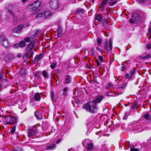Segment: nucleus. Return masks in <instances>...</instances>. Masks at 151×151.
Segmentation results:
<instances>
[{
  "instance_id": "1",
  "label": "nucleus",
  "mask_w": 151,
  "mask_h": 151,
  "mask_svg": "<svg viewBox=\"0 0 151 151\" xmlns=\"http://www.w3.org/2000/svg\"><path fill=\"white\" fill-rule=\"evenodd\" d=\"M103 98V97L102 96H97L93 101L85 104L83 106V108L87 111L93 113L97 109L96 103H100Z\"/></svg>"
},
{
  "instance_id": "2",
  "label": "nucleus",
  "mask_w": 151,
  "mask_h": 151,
  "mask_svg": "<svg viewBox=\"0 0 151 151\" xmlns=\"http://www.w3.org/2000/svg\"><path fill=\"white\" fill-rule=\"evenodd\" d=\"M42 4L40 2L38 1H34L29 6L31 15L35 14L38 12L42 9Z\"/></svg>"
},
{
  "instance_id": "3",
  "label": "nucleus",
  "mask_w": 151,
  "mask_h": 151,
  "mask_svg": "<svg viewBox=\"0 0 151 151\" xmlns=\"http://www.w3.org/2000/svg\"><path fill=\"white\" fill-rule=\"evenodd\" d=\"M4 120L7 124H14L17 121L16 117L12 115H6L5 116Z\"/></svg>"
},
{
  "instance_id": "4",
  "label": "nucleus",
  "mask_w": 151,
  "mask_h": 151,
  "mask_svg": "<svg viewBox=\"0 0 151 151\" xmlns=\"http://www.w3.org/2000/svg\"><path fill=\"white\" fill-rule=\"evenodd\" d=\"M50 5L52 8L54 9H57L59 11L62 10L63 7L60 5L58 0H51Z\"/></svg>"
},
{
  "instance_id": "5",
  "label": "nucleus",
  "mask_w": 151,
  "mask_h": 151,
  "mask_svg": "<svg viewBox=\"0 0 151 151\" xmlns=\"http://www.w3.org/2000/svg\"><path fill=\"white\" fill-rule=\"evenodd\" d=\"M0 42L1 45L5 47H8L10 46L8 40L4 35H1L0 37Z\"/></svg>"
},
{
  "instance_id": "6",
  "label": "nucleus",
  "mask_w": 151,
  "mask_h": 151,
  "mask_svg": "<svg viewBox=\"0 0 151 151\" xmlns=\"http://www.w3.org/2000/svg\"><path fill=\"white\" fill-rule=\"evenodd\" d=\"M105 45L104 47V49L105 50L108 52L112 49V42L111 40H109V43L108 41L106 40L105 42Z\"/></svg>"
},
{
  "instance_id": "7",
  "label": "nucleus",
  "mask_w": 151,
  "mask_h": 151,
  "mask_svg": "<svg viewBox=\"0 0 151 151\" xmlns=\"http://www.w3.org/2000/svg\"><path fill=\"white\" fill-rule=\"evenodd\" d=\"M23 27V25L22 24L19 25L14 29L12 31L14 33L19 34L21 33L22 31Z\"/></svg>"
},
{
  "instance_id": "8",
  "label": "nucleus",
  "mask_w": 151,
  "mask_h": 151,
  "mask_svg": "<svg viewBox=\"0 0 151 151\" xmlns=\"http://www.w3.org/2000/svg\"><path fill=\"white\" fill-rule=\"evenodd\" d=\"M132 17L134 18L135 23H137L141 21V18L140 15L137 13H134L132 14Z\"/></svg>"
},
{
  "instance_id": "9",
  "label": "nucleus",
  "mask_w": 151,
  "mask_h": 151,
  "mask_svg": "<svg viewBox=\"0 0 151 151\" xmlns=\"http://www.w3.org/2000/svg\"><path fill=\"white\" fill-rule=\"evenodd\" d=\"M135 70V69H133L130 70L128 73H126L125 74L126 79H129L132 77L134 75Z\"/></svg>"
},
{
  "instance_id": "10",
  "label": "nucleus",
  "mask_w": 151,
  "mask_h": 151,
  "mask_svg": "<svg viewBox=\"0 0 151 151\" xmlns=\"http://www.w3.org/2000/svg\"><path fill=\"white\" fill-rule=\"evenodd\" d=\"M36 132V128L34 127V128H30L28 132V136L29 137L33 136L34 134Z\"/></svg>"
},
{
  "instance_id": "11",
  "label": "nucleus",
  "mask_w": 151,
  "mask_h": 151,
  "mask_svg": "<svg viewBox=\"0 0 151 151\" xmlns=\"http://www.w3.org/2000/svg\"><path fill=\"white\" fill-rule=\"evenodd\" d=\"M141 126V125L139 124H138L136 127L133 128V131L134 132V133L140 132L142 131V128Z\"/></svg>"
},
{
  "instance_id": "12",
  "label": "nucleus",
  "mask_w": 151,
  "mask_h": 151,
  "mask_svg": "<svg viewBox=\"0 0 151 151\" xmlns=\"http://www.w3.org/2000/svg\"><path fill=\"white\" fill-rule=\"evenodd\" d=\"M35 42L34 41H32L27 46L26 49L28 52L31 51L35 45Z\"/></svg>"
},
{
  "instance_id": "13",
  "label": "nucleus",
  "mask_w": 151,
  "mask_h": 151,
  "mask_svg": "<svg viewBox=\"0 0 151 151\" xmlns=\"http://www.w3.org/2000/svg\"><path fill=\"white\" fill-rule=\"evenodd\" d=\"M41 94L40 93H36L35 94L34 97H33L32 100L37 101H39L41 99Z\"/></svg>"
},
{
  "instance_id": "14",
  "label": "nucleus",
  "mask_w": 151,
  "mask_h": 151,
  "mask_svg": "<svg viewBox=\"0 0 151 151\" xmlns=\"http://www.w3.org/2000/svg\"><path fill=\"white\" fill-rule=\"evenodd\" d=\"M14 58V55L12 54H7L5 58V60L6 62H9Z\"/></svg>"
},
{
  "instance_id": "15",
  "label": "nucleus",
  "mask_w": 151,
  "mask_h": 151,
  "mask_svg": "<svg viewBox=\"0 0 151 151\" xmlns=\"http://www.w3.org/2000/svg\"><path fill=\"white\" fill-rule=\"evenodd\" d=\"M72 78L70 76L68 75L65 76L64 83L65 84L69 83L71 82Z\"/></svg>"
},
{
  "instance_id": "16",
  "label": "nucleus",
  "mask_w": 151,
  "mask_h": 151,
  "mask_svg": "<svg viewBox=\"0 0 151 151\" xmlns=\"http://www.w3.org/2000/svg\"><path fill=\"white\" fill-rule=\"evenodd\" d=\"M95 18L98 20L99 22H101L102 21L103 19L101 15L99 14H96L95 16Z\"/></svg>"
},
{
  "instance_id": "17",
  "label": "nucleus",
  "mask_w": 151,
  "mask_h": 151,
  "mask_svg": "<svg viewBox=\"0 0 151 151\" xmlns=\"http://www.w3.org/2000/svg\"><path fill=\"white\" fill-rule=\"evenodd\" d=\"M93 148V144L92 143H88L86 146V149L88 151H91Z\"/></svg>"
},
{
  "instance_id": "18",
  "label": "nucleus",
  "mask_w": 151,
  "mask_h": 151,
  "mask_svg": "<svg viewBox=\"0 0 151 151\" xmlns=\"http://www.w3.org/2000/svg\"><path fill=\"white\" fill-rule=\"evenodd\" d=\"M68 89L67 88H65L61 91L60 95L65 97L67 96V91Z\"/></svg>"
},
{
  "instance_id": "19",
  "label": "nucleus",
  "mask_w": 151,
  "mask_h": 151,
  "mask_svg": "<svg viewBox=\"0 0 151 151\" xmlns=\"http://www.w3.org/2000/svg\"><path fill=\"white\" fill-rule=\"evenodd\" d=\"M35 116L38 119H41L43 118L42 114L38 112H36L35 113Z\"/></svg>"
},
{
  "instance_id": "20",
  "label": "nucleus",
  "mask_w": 151,
  "mask_h": 151,
  "mask_svg": "<svg viewBox=\"0 0 151 151\" xmlns=\"http://www.w3.org/2000/svg\"><path fill=\"white\" fill-rule=\"evenodd\" d=\"M56 144L55 143H53L52 144L47 146V150H53L55 149L56 147Z\"/></svg>"
},
{
  "instance_id": "21",
  "label": "nucleus",
  "mask_w": 151,
  "mask_h": 151,
  "mask_svg": "<svg viewBox=\"0 0 151 151\" xmlns=\"http://www.w3.org/2000/svg\"><path fill=\"white\" fill-rule=\"evenodd\" d=\"M42 74L43 77L47 79L49 76V74L47 70H44L42 73Z\"/></svg>"
},
{
  "instance_id": "22",
  "label": "nucleus",
  "mask_w": 151,
  "mask_h": 151,
  "mask_svg": "<svg viewBox=\"0 0 151 151\" xmlns=\"http://www.w3.org/2000/svg\"><path fill=\"white\" fill-rule=\"evenodd\" d=\"M44 13L45 19L47 18L51 15V13L49 11H45Z\"/></svg>"
},
{
  "instance_id": "23",
  "label": "nucleus",
  "mask_w": 151,
  "mask_h": 151,
  "mask_svg": "<svg viewBox=\"0 0 151 151\" xmlns=\"http://www.w3.org/2000/svg\"><path fill=\"white\" fill-rule=\"evenodd\" d=\"M151 57V55L150 54H148L145 56H140L139 57V59H147L150 58Z\"/></svg>"
},
{
  "instance_id": "24",
  "label": "nucleus",
  "mask_w": 151,
  "mask_h": 151,
  "mask_svg": "<svg viewBox=\"0 0 151 151\" xmlns=\"http://www.w3.org/2000/svg\"><path fill=\"white\" fill-rule=\"evenodd\" d=\"M144 117L147 121H148V122H149L150 121V116L148 113H147L145 114Z\"/></svg>"
},
{
  "instance_id": "25",
  "label": "nucleus",
  "mask_w": 151,
  "mask_h": 151,
  "mask_svg": "<svg viewBox=\"0 0 151 151\" xmlns=\"http://www.w3.org/2000/svg\"><path fill=\"white\" fill-rule=\"evenodd\" d=\"M36 17L37 19H39L40 18H42L44 19L45 17L44 13H39L36 16Z\"/></svg>"
},
{
  "instance_id": "26",
  "label": "nucleus",
  "mask_w": 151,
  "mask_h": 151,
  "mask_svg": "<svg viewBox=\"0 0 151 151\" xmlns=\"http://www.w3.org/2000/svg\"><path fill=\"white\" fill-rule=\"evenodd\" d=\"M40 33V30H35V34L34 35V38L38 37Z\"/></svg>"
},
{
  "instance_id": "27",
  "label": "nucleus",
  "mask_w": 151,
  "mask_h": 151,
  "mask_svg": "<svg viewBox=\"0 0 151 151\" xmlns=\"http://www.w3.org/2000/svg\"><path fill=\"white\" fill-rule=\"evenodd\" d=\"M137 102L136 101H134V102L132 104L131 108L133 109H135L137 106Z\"/></svg>"
},
{
  "instance_id": "28",
  "label": "nucleus",
  "mask_w": 151,
  "mask_h": 151,
  "mask_svg": "<svg viewBox=\"0 0 151 151\" xmlns=\"http://www.w3.org/2000/svg\"><path fill=\"white\" fill-rule=\"evenodd\" d=\"M20 45V47H24L26 46V43L24 41H22L19 43Z\"/></svg>"
},
{
  "instance_id": "29",
  "label": "nucleus",
  "mask_w": 151,
  "mask_h": 151,
  "mask_svg": "<svg viewBox=\"0 0 151 151\" xmlns=\"http://www.w3.org/2000/svg\"><path fill=\"white\" fill-rule=\"evenodd\" d=\"M42 57V54H40L37 56L35 58V61H38Z\"/></svg>"
},
{
  "instance_id": "30",
  "label": "nucleus",
  "mask_w": 151,
  "mask_h": 151,
  "mask_svg": "<svg viewBox=\"0 0 151 151\" xmlns=\"http://www.w3.org/2000/svg\"><path fill=\"white\" fill-rule=\"evenodd\" d=\"M84 11V10L83 9H78L76 10V13L80 14L83 13Z\"/></svg>"
},
{
  "instance_id": "31",
  "label": "nucleus",
  "mask_w": 151,
  "mask_h": 151,
  "mask_svg": "<svg viewBox=\"0 0 151 151\" xmlns=\"http://www.w3.org/2000/svg\"><path fill=\"white\" fill-rule=\"evenodd\" d=\"M102 40L101 39L98 38H97V44L99 46L101 45V44Z\"/></svg>"
},
{
  "instance_id": "32",
  "label": "nucleus",
  "mask_w": 151,
  "mask_h": 151,
  "mask_svg": "<svg viewBox=\"0 0 151 151\" xmlns=\"http://www.w3.org/2000/svg\"><path fill=\"white\" fill-rule=\"evenodd\" d=\"M101 22L103 23L105 25L108 24L109 23V21L106 19H103L102 20V21H101Z\"/></svg>"
},
{
  "instance_id": "33",
  "label": "nucleus",
  "mask_w": 151,
  "mask_h": 151,
  "mask_svg": "<svg viewBox=\"0 0 151 151\" xmlns=\"http://www.w3.org/2000/svg\"><path fill=\"white\" fill-rule=\"evenodd\" d=\"M108 0H104L101 3V5L105 6L107 4Z\"/></svg>"
},
{
  "instance_id": "34",
  "label": "nucleus",
  "mask_w": 151,
  "mask_h": 151,
  "mask_svg": "<svg viewBox=\"0 0 151 151\" xmlns=\"http://www.w3.org/2000/svg\"><path fill=\"white\" fill-rule=\"evenodd\" d=\"M51 97L52 101H54L55 100V98L54 93L52 92H51Z\"/></svg>"
},
{
  "instance_id": "35",
  "label": "nucleus",
  "mask_w": 151,
  "mask_h": 151,
  "mask_svg": "<svg viewBox=\"0 0 151 151\" xmlns=\"http://www.w3.org/2000/svg\"><path fill=\"white\" fill-rule=\"evenodd\" d=\"M24 40L25 42H29L31 40V38L29 37H27L25 38Z\"/></svg>"
},
{
  "instance_id": "36",
  "label": "nucleus",
  "mask_w": 151,
  "mask_h": 151,
  "mask_svg": "<svg viewBox=\"0 0 151 151\" xmlns=\"http://www.w3.org/2000/svg\"><path fill=\"white\" fill-rule=\"evenodd\" d=\"M55 65H56V64L55 63H52V64L50 65V67L51 68H52V69H54L55 68Z\"/></svg>"
},
{
  "instance_id": "37",
  "label": "nucleus",
  "mask_w": 151,
  "mask_h": 151,
  "mask_svg": "<svg viewBox=\"0 0 151 151\" xmlns=\"http://www.w3.org/2000/svg\"><path fill=\"white\" fill-rule=\"evenodd\" d=\"M105 6H100L99 7V8L102 11H103L104 10Z\"/></svg>"
},
{
  "instance_id": "38",
  "label": "nucleus",
  "mask_w": 151,
  "mask_h": 151,
  "mask_svg": "<svg viewBox=\"0 0 151 151\" xmlns=\"http://www.w3.org/2000/svg\"><path fill=\"white\" fill-rule=\"evenodd\" d=\"M18 47H20V45L19 43H17L15 44L14 46V48H17Z\"/></svg>"
},
{
  "instance_id": "39",
  "label": "nucleus",
  "mask_w": 151,
  "mask_h": 151,
  "mask_svg": "<svg viewBox=\"0 0 151 151\" xmlns=\"http://www.w3.org/2000/svg\"><path fill=\"white\" fill-rule=\"evenodd\" d=\"M129 21L130 23H132L134 22H135V19L134 18H132V19H130L129 20Z\"/></svg>"
},
{
  "instance_id": "40",
  "label": "nucleus",
  "mask_w": 151,
  "mask_h": 151,
  "mask_svg": "<svg viewBox=\"0 0 151 151\" xmlns=\"http://www.w3.org/2000/svg\"><path fill=\"white\" fill-rule=\"evenodd\" d=\"M15 131V127L14 126L12 129L11 130V132L12 134L14 133Z\"/></svg>"
},
{
  "instance_id": "41",
  "label": "nucleus",
  "mask_w": 151,
  "mask_h": 151,
  "mask_svg": "<svg viewBox=\"0 0 151 151\" xmlns=\"http://www.w3.org/2000/svg\"><path fill=\"white\" fill-rule=\"evenodd\" d=\"M62 33V31L61 29H58V34L59 35H61Z\"/></svg>"
},
{
  "instance_id": "42",
  "label": "nucleus",
  "mask_w": 151,
  "mask_h": 151,
  "mask_svg": "<svg viewBox=\"0 0 151 151\" xmlns=\"http://www.w3.org/2000/svg\"><path fill=\"white\" fill-rule=\"evenodd\" d=\"M130 151H139V150L137 148H131Z\"/></svg>"
},
{
  "instance_id": "43",
  "label": "nucleus",
  "mask_w": 151,
  "mask_h": 151,
  "mask_svg": "<svg viewBox=\"0 0 151 151\" xmlns=\"http://www.w3.org/2000/svg\"><path fill=\"white\" fill-rule=\"evenodd\" d=\"M14 151H22V150L18 147H16L14 149Z\"/></svg>"
},
{
  "instance_id": "44",
  "label": "nucleus",
  "mask_w": 151,
  "mask_h": 151,
  "mask_svg": "<svg viewBox=\"0 0 151 151\" xmlns=\"http://www.w3.org/2000/svg\"><path fill=\"white\" fill-rule=\"evenodd\" d=\"M149 0H140V1L143 3H145L148 2Z\"/></svg>"
},
{
  "instance_id": "45",
  "label": "nucleus",
  "mask_w": 151,
  "mask_h": 151,
  "mask_svg": "<svg viewBox=\"0 0 151 151\" xmlns=\"http://www.w3.org/2000/svg\"><path fill=\"white\" fill-rule=\"evenodd\" d=\"M3 77V75H2V71L1 70L0 71V80L2 79Z\"/></svg>"
},
{
  "instance_id": "46",
  "label": "nucleus",
  "mask_w": 151,
  "mask_h": 151,
  "mask_svg": "<svg viewBox=\"0 0 151 151\" xmlns=\"http://www.w3.org/2000/svg\"><path fill=\"white\" fill-rule=\"evenodd\" d=\"M111 93L110 92H108L107 93H106V95L107 96H114L111 95L110 94Z\"/></svg>"
},
{
  "instance_id": "47",
  "label": "nucleus",
  "mask_w": 151,
  "mask_h": 151,
  "mask_svg": "<svg viewBox=\"0 0 151 151\" xmlns=\"http://www.w3.org/2000/svg\"><path fill=\"white\" fill-rule=\"evenodd\" d=\"M99 59L101 62H103V58L102 56H100L99 57Z\"/></svg>"
},
{
  "instance_id": "48",
  "label": "nucleus",
  "mask_w": 151,
  "mask_h": 151,
  "mask_svg": "<svg viewBox=\"0 0 151 151\" xmlns=\"http://www.w3.org/2000/svg\"><path fill=\"white\" fill-rule=\"evenodd\" d=\"M9 13L10 14H11L13 16H14V14L12 12V11L11 10H8Z\"/></svg>"
},
{
  "instance_id": "49",
  "label": "nucleus",
  "mask_w": 151,
  "mask_h": 151,
  "mask_svg": "<svg viewBox=\"0 0 151 151\" xmlns=\"http://www.w3.org/2000/svg\"><path fill=\"white\" fill-rule=\"evenodd\" d=\"M147 47L148 49L151 48V43L147 45Z\"/></svg>"
},
{
  "instance_id": "50",
  "label": "nucleus",
  "mask_w": 151,
  "mask_h": 151,
  "mask_svg": "<svg viewBox=\"0 0 151 151\" xmlns=\"http://www.w3.org/2000/svg\"><path fill=\"white\" fill-rule=\"evenodd\" d=\"M116 1H112V2H110V4L112 5H114V4H116Z\"/></svg>"
},
{
  "instance_id": "51",
  "label": "nucleus",
  "mask_w": 151,
  "mask_h": 151,
  "mask_svg": "<svg viewBox=\"0 0 151 151\" xmlns=\"http://www.w3.org/2000/svg\"><path fill=\"white\" fill-rule=\"evenodd\" d=\"M92 81H94V82L97 83V80L96 77L95 78H93V79Z\"/></svg>"
},
{
  "instance_id": "52",
  "label": "nucleus",
  "mask_w": 151,
  "mask_h": 151,
  "mask_svg": "<svg viewBox=\"0 0 151 151\" xmlns=\"http://www.w3.org/2000/svg\"><path fill=\"white\" fill-rule=\"evenodd\" d=\"M22 56V55L20 53H18L17 55V57H18V58H20Z\"/></svg>"
},
{
  "instance_id": "53",
  "label": "nucleus",
  "mask_w": 151,
  "mask_h": 151,
  "mask_svg": "<svg viewBox=\"0 0 151 151\" xmlns=\"http://www.w3.org/2000/svg\"><path fill=\"white\" fill-rule=\"evenodd\" d=\"M18 19L17 17H14V22H17V21Z\"/></svg>"
},
{
  "instance_id": "54",
  "label": "nucleus",
  "mask_w": 151,
  "mask_h": 151,
  "mask_svg": "<svg viewBox=\"0 0 151 151\" xmlns=\"http://www.w3.org/2000/svg\"><path fill=\"white\" fill-rule=\"evenodd\" d=\"M96 62L97 63V65L98 66H99L100 65V63L99 62V61L98 60H97L96 61Z\"/></svg>"
},
{
  "instance_id": "55",
  "label": "nucleus",
  "mask_w": 151,
  "mask_h": 151,
  "mask_svg": "<svg viewBox=\"0 0 151 151\" xmlns=\"http://www.w3.org/2000/svg\"><path fill=\"white\" fill-rule=\"evenodd\" d=\"M124 66H122V71H124Z\"/></svg>"
},
{
  "instance_id": "56",
  "label": "nucleus",
  "mask_w": 151,
  "mask_h": 151,
  "mask_svg": "<svg viewBox=\"0 0 151 151\" xmlns=\"http://www.w3.org/2000/svg\"><path fill=\"white\" fill-rule=\"evenodd\" d=\"M149 129V127H146V128H144V130H146L147 129Z\"/></svg>"
},
{
  "instance_id": "57",
  "label": "nucleus",
  "mask_w": 151,
  "mask_h": 151,
  "mask_svg": "<svg viewBox=\"0 0 151 151\" xmlns=\"http://www.w3.org/2000/svg\"><path fill=\"white\" fill-rule=\"evenodd\" d=\"M60 141V139H59L57 141V143H58Z\"/></svg>"
},
{
  "instance_id": "58",
  "label": "nucleus",
  "mask_w": 151,
  "mask_h": 151,
  "mask_svg": "<svg viewBox=\"0 0 151 151\" xmlns=\"http://www.w3.org/2000/svg\"><path fill=\"white\" fill-rule=\"evenodd\" d=\"M149 37L150 38H151V32L150 34V36H149Z\"/></svg>"
},
{
  "instance_id": "59",
  "label": "nucleus",
  "mask_w": 151,
  "mask_h": 151,
  "mask_svg": "<svg viewBox=\"0 0 151 151\" xmlns=\"http://www.w3.org/2000/svg\"><path fill=\"white\" fill-rule=\"evenodd\" d=\"M95 1V0H92V2L93 4L94 3V1Z\"/></svg>"
},
{
  "instance_id": "60",
  "label": "nucleus",
  "mask_w": 151,
  "mask_h": 151,
  "mask_svg": "<svg viewBox=\"0 0 151 151\" xmlns=\"http://www.w3.org/2000/svg\"><path fill=\"white\" fill-rule=\"evenodd\" d=\"M72 103L73 104V106L75 107V106L74 105V104H73V101H72Z\"/></svg>"
},
{
  "instance_id": "61",
  "label": "nucleus",
  "mask_w": 151,
  "mask_h": 151,
  "mask_svg": "<svg viewBox=\"0 0 151 151\" xmlns=\"http://www.w3.org/2000/svg\"><path fill=\"white\" fill-rule=\"evenodd\" d=\"M58 83H59V82L58 81H56L57 84H58Z\"/></svg>"
},
{
  "instance_id": "62",
  "label": "nucleus",
  "mask_w": 151,
  "mask_h": 151,
  "mask_svg": "<svg viewBox=\"0 0 151 151\" xmlns=\"http://www.w3.org/2000/svg\"><path fill=\"white\" fill-rule=\"evenodd\" d=\"M122 88V86H121V87H118V88Z\"/></svg>"
},
{
  "instance_id": "63",
  "label": "nucleus",
  "mask_w": 151,
  "mask_h": 151,
  "mask_svg": "<svg viewBox=\"0 0 151 151\" xmlns=\"http://www.w3.org/2000/svg\"><path fill=\"white\" fill-rule=\"evenodd\" d=\"M122 92H119V95H120V94H122Z\"/></svg>"
},
{
  "instance_id": "64",
  "label": "nucleus",
  "mask_w": 151,
  "mask_h": 151,
  "mask_svg": "<svg viewBox=\"0 0 151 151\" xmlns=\"http://www.w3.org/2000/svg\"><path fill=\"white\" fill-rule=\"evenodd\" d=\"M96 48L98 50H99V49L98 47H96Z\"/></svg>"
}]
</instances>
